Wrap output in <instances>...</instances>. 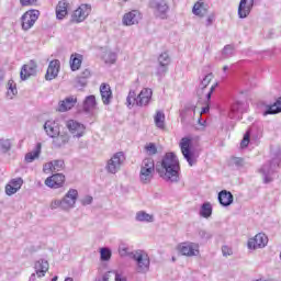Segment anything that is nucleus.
Segmentation results:
<instances>
[{
    "label": "nucleus",
    "instance_id": "obj_51",
    "mask_svg": "<svg viewBox=\"0 0 281 281\" xmlns=\"http://www.w3.org/2000/svg\"><path fill=\"white\" fill-rule=\"evenodd\" d=\"M232 164H234V166H237V168H243V166H245V159L240 157H233Z\"/></svg>",
    "mask_w": 281,
    "mask_h": 281
},
{
    "label": "nucleus",
    "instance_id": "obj_35",
    "mask_svg": "<svg viewBox=\"0 0 281 281\" xmlns=\"http://www.w3.org/2000/svg\"><path fill=\"white\" fill-rule=\"evenodd\" d=\"M281 113V97L272 105H268L263 115H276Z\"/></svg>",
    "mask_w": 281,
    "mask_h": 281
},
{
    "label": "nucleus",
    "instance_id": "obj_52",
    "mask_svg": "<svg viewBox=\"0 0 281 281\" xmlns=\"http://www.w3.org/2000/svg\"><path fill=\"white\" fill-rule=\"evenodd\" d=\"M58 207L63 210V200H53L50 203V210H58Z\"/></svg>",
    "mask_w": 281,
    "mask_h": 281
},
{
    "label": "nucleus",
    "instance_id": "obj_8",
    "mask_svg": "<svg viewBox=\"0 0 281 281\" xmlns=\"http://www.w3.org/2000/svg\"><path fill=\"white\" fill-rule=\"evenodd\" d=\"M41 12L38 10H29L22 15V30L27 32L31 27H34V23L38 21Z\"/></svg>",
    "mask_w": 281,
    "mask_h": 281
},
{
    "label": "nucleus",
    "instance_id": "obj_45",
    "mask_svg": "<svg viewBox=\"0 0 281 281\" xmlns=\"http://www.w3.org/2000/svg\"><path fill=\"white\" fill-rule=\"evenodd\" d=\"M103 59L106 65H113V63L117 60V55H115V53L109 52L104 54Z\"/></svg>",
    "mask_w": 281,
    "mask_h": 281
},
{
    "label": "nucleus",
    "instance_id": "obj_7",
    "mask_svg": "<svg viewBox=\"0 0 281 281\" xmlns=\"http://www.w3.org/2000/svg\"><path fill=\"white\" fill-rule=\"evenodd\" d=\"M177 250L181 256L192 258V256H199V244L192 241H184L177 246Z\"/></svg>",
    "mask_w": 281,
    "mask_h": 281
},
{
    "label": "nucleus",
    "instance_id": "obj_30",
    "mask_svg": "<svg viewBox=\"0 0 281 281\" xmlns=\"http://www.w3.org/2000/svg\"><path fill=\"white\" fill-rule=\"evenodd\" d=\"M66 144H69V134L61 133L57 134L55 137H53V145L55 148H63Z\"/></svg>",
    "mask_w": 281,
    "mask_h": 281
},
{
    "label": "nucleus",
    "instance_id": "obj_4",
    "mask_svg": "<svg viewBox=\"0 0 281 281\" xmlns=\"http://www.w3.org/2000/svg\"><path fill=\"white\" fill-rule=\"evenodd\" d=\"M132 260L136 261L137 273H148L150 271V258L143 250H135Z\"/></svg>",
    "mask_w": 281,
    "mask_h": 281
},
{
    "label": "nucleus",
    "instance_id": "obj_3",
    "mask_svg": "<svg viewBox=\"0 0 281 281\" xmlns=\"http://www.w3.org/2000/svg\"><path fill=\"white\" fill-rule=\"evenodd\" d=\"M179 146H180V150H181L186 161H188L189 166L196 165L198 156L192 150V138H190V137L181 138Z\"/></svg>",
    "mask_w": 281,
    "mask_h": 281
},
{
    "label": "nucleus",
    "instance_id": "obj_37",
    "mask_svg": "<svg viewBox=\"0 0 281 281\" xmlns=\"http://www.w3.org/2000/svg\"><path fill=\"white\" fill-rule=\"evenodd\" d=\"M136 221L139 223H154L155 216L146 213V211H139L136 213Z\"/></svg>",
    "mask_w": 281,
    "mask_h": 281
},
{
    "label": "nucleus",
    "instance_id": "obj_46",
    "mask_svg": "<svg viewBox=\"0 0 281 281\" xmlns=\"http://www.w3.org/2000/svg\"><path fill=\"white\" fill-rule=\"evenodd\" d=\"M112 274H113V272H108V273L103 274L102 279L99 281H111ZM114 280L115 281H126V278H122V276L120 273H115Z\"/></svg>",
    "mask_w": 281,
    "mask_h": 281
},
{
    "label": "nucleus",
    "instance_id": "obj_64",
    "mask_svg": "<svg viewBox=\"0 0 281 281\" xmlns=\"http://www.w3.org/2000/svg\"><path fill=\"white\" fill-rule=\"evenodd\" d=\"M123 1H125V2H126V1H128V0H123Z\"/></svg>",
    "mask_w": 281,
    "mask_h": 281
},
{
    "label": "nucleus",
    "instance_id": "obj_24",
    "mask_svg": "<svg viewBox=\"0 0 281 281\" xmlns=\"http://www.w3.org/2000/svg\"><path fill=\"white\" fill-rule=\"evenodd\" d=\"M100 93L103 104H111V100L113 99V92L111 91V86L108 83H102L100 86Z\"/></svg>",
    "mask_w": 281,
    "mask_h": 281
},
{
    "label": "nucleus",
    "instance_id": "obj_29",
    "mask_svg": "<svg viewBox=\"0 0 281 281\" xmlns=\"http://www.w3.org/2000/svg\"><path fill=\"white\" fill-rule=\"evenodd\" d=\"M69 8V3L67 0H60L56 7V18L59 21H63L65 19L66 14H68L67 9Z\"/></svg>",
    "mask_w": 281,
    "mask_h": 281
},
{
    "label": "nucleus",
    "instance_id": "obj_36",
    "mask_svg": "<svg viewBox=\"0 0 281 281\" xmlns=\"http://www.w3.org/2000/svg\"><path fill=\"white\" fill-rule=\"evenodd\" d=\"M82 66V55L75 54L70 56V69L71 71H78Z\"/></svg>",
    "mask_w": 281,
    "mask_h": 281
},
{
    "label": "nucleus",
    "instance_id": "obj_49",
    "mask_svg": "<svg viewBox=\"0 0 281 281\" xmlns=\"http://www.w3.org/2000/svg\"><path fill=\"white\" fill-rule=\"evenodd\" d=\"M222 56H224V58H229V56H234V46L226 45L222 52Z\"/></svg>",
    "mask_w": 281,
    "mask_h": 281
},
{
    "label": "nucleus",
    "instance_id": "obj_55",
    "mask_svg": "<svg viewBox=\"0 0 281 281\" xmlns=\"http://www.w3.org/2000/svg\"><path fill=\"white\" fill-rule=\"evenodd\" d=\"M218 86V83H215L214 86H212L210 88V91H207L205 93V98H206V101L209 102V100H212V93H214V90L216 89V87Z\"/></svg>",
    "mask_w": 281,
    "mask_h": 281
},
{
    "label": "nucleus",
    "instance_id": "obj_58",
    "mask_svg": "<svg viewBox=\"0 0 281 281\" xmlns=\"http://www.w3.org/2000/svg\"><path fill=\"white\" fill-rule=\"evenodd\" d=\"M222 254H223V256H232V249H229V247H227V246H223Z\"/></svg>",
    "mask_w": 281,
    "mask_h": 281
},
{
    "label": "nucleus",
    "instance_id": "obj_14",
    "mask_svg": "<svg viewBox=\"0 0 281 281\" xmlns=\"http://www.w3.org/2000/svg\"><path fill=\"white\" fill-rule=\"evenodd\" d=\"M142 21V13L138 10H132L123 15V25H137Z\"/></svg>",
    "mask_w": 281,
    "mask_h": 281
},
{
    "label": "nucleus",
    "instance_id": "obj_5",
    "mask_svg": "<svg viewBox=\"0 0 281 281\" xmlns=\"http://www.w3.org/2000/svg\"><path fill=\"white\" fill-rule=\"evenodd\" d=\"M124 161H126V156H124L122 151L115 153L111 159L108 160L105 170L110 175H117L122 169V166H124Z\"/></svg>",
    "mask_w": 281,
    "mask_h": 281
},
{
    "label": "nucleus",
    "instance_id": "obj_34",
    "mask_svg": "<svg viewBox=\"0 0 281 281\" xmlns=\"http://www.w3.org/2000/svg\"><path fill=\"white\" fill-rule=\"evenodd\" d=\"M43 148V146L41 145V143H37L34 150L31 153H27L25 155V161L26 164H32V161H34L35 159H38V157H41V149Z\"/></svg>",
    "mask_w": 281,
    "mask_h": 281
},
{
    "label": "nucleus",
    "instance_id": "obj_38",
    "mask_svg": "<svg viewBox=\"0 0 281 281\" xmlns=\"http://www.w3.org/2000/svg\"><path fill=\"white\" fill-rule=\"evenodd\" d=\"M119 254L121 258H132L135 256V251H131V248L126 246V244H120L119 246Z\"/></svg>",
    "mask_w": 281,
    "mask_h": 281
},
{
    "label": "nucleus",
    "instance_id": "obj_31",
    "mask_svg": "<svg viewBox=\"0 0 281 281\" xmlns=\"http://www.w3.org/2000/svg\"><path fill=\"white\" fill-rule=\"evenodd\" d=\"M95 106H98V101L95 100V95L90 94L86 97V99L83 100V111L86 113H91V111H93Z\"/></svg>",
    "mask_w": 281,
    "mask_h": 281
},
{
    "label": "nucleus",
    "instance_id": "obj_50",
    "mask_svg": "<svg viewBox=\"0 0 281 281\" xmlns=\"http://www.w3.org/2000/svg\"><path fill=\"white\" fill-rule=\"evenodd\" d=\"M200 238H202V240H210V238H212V233L205 231V229H200L198 232Z\"/></svg>",
    "mask_w": 281,
    "mask_h": 281
},
{
    "label": "nucleus",
    "instance_id": "obj_54",
    "mask_svg": "<svg viewBox=\"0 0 281 281\" xmlns=\"http://www.w3.org/2000/svg\"><path fill=\"white\" fill-rule=\"evenodd\" d=\"M91 203H93V196H91V195H86L81 200V205H91Z\"/></svg>",
    "mask_w": 281,
    "mask_h": 281
},
{
    "label": "nucleus",
    "instance_id": "obj_26",
    "mask_svg": "<svg viewBox=\"0 0 281 281\" xmlns=\"http://www.w3.org/2000/svg\"><path fill=\"white\" fill-rule=\"evenodd\" d=\"M220 204L223 207H229V205H232V203H234V194H232V192L227 191V190H222L218 193L217 196Z\"/></svg>",
    "mask_w": 281,
    "mask_h": 281
},
{
    "label": "nucleus",
    "instance_id": "obj_39",
    "mask_svg": "<svg viewBox=\"0 0 281 281\" xmlns=\"http://www.w3.org/2000/svg\"><path fill=\"white\" fill-rule=\"evenodd\" d=\"M200 216L203 218H210V216H212V204L210 202L202 204L200 209Z\"/></svg>",
    "mask_w": 281,
    "mask_h": 281
},
{
    "label": "nucleus",
    "instance_id": "obj_62",
    "mask_svg": "<svg viewBox=\"0 0 281 281\" xmlns=\"http://www.w3.org/2000/svg\"><path fill=\"white\" fill-rule=\"evenodd\" d=\"M52 281H58V276H55Z\"/></svg>",
    "mask_w": 281,
    "mask_h": 281
},
{
    "label": "nucleus",
    "instance_id": "obj_48",
    "mask_svg": "<svg viewBox=\"0 0 281 281\" xmlns=\"http://www.w3.org/2000/svg\"><path fill=\"white\" fill-rule=\"evenodd\" d=\"M145 151L147 155H157V145L155 143H148L145 145Z\"/></svg>",
    "mask_w": 281,
    "mask_h": 281
},
{
    "label": "nucleus",
    "instance_id": "obj_28",
    "mask_svg": "<svg viewBox=\"0 0 281 281\" xmlns=\"http://www.w3.org/2000/svg\"><path fill=\"white\" fill-rule=\"evenodd\" d=\"M77 99L75 97H67L64 101L59 102L58 111L60 113H65V111H69L76 106Z\"/></svg>",
    "mask_w": 281,
    "mask_h": 281
},
{
    "label": "nucleus",
    "instance_id": "obj_41",
    "mask_svg": "<svg viewBox=\"0 0 281 281\" xmlns=\"http://www.w3.org/2000/svg\"><path fill=\"white\" fill-rule=\"evenodd\" d=\"M19 91L16 90V83H14V80H9L8 81V92L7 95L12 100L14 95H16Z\"/></svg>",
    "mask_w": 281,
    "mask_h": 281
},
{
    "label": "nucleus",
    "instance_id": "obj_13",
    "mask_svg": "<svg viewBox=\"0 0 281 281\" xmlns=\"http://www.w3.org/2000/svg\"><path fill=\"white\" fill-rule=\"evenodd\" d=\"M267 243H269V239L265 234L259 233L248 240V249H262V247L267 246Z\"/></svg>",
    "mask_w": 281,
    "mask_h": 281
},
{
    "label": "nucleus",
    "instance_id": "obj_60",
    "mask_svg": "<svg viewBox=\"0 0 281 281\" xmlns=\"http://www.w3.org/2000/svg\"><path fill=\"white\" fill-rule=\"evenodd\" d=\"M205 113H210V104L202 108L201 115H205Z\"/></svg>",
    "mask_w": 281,
    "mask_h": 281
},
{
    "label": "nucleus",
    "instance_id": "obj_33",
    "mask_svg": "<svg viewBox=\"0 0 281 281\" xmlns=\"http://www.w3.org/2000/svg\"><path fill=\"white\" fill-rule=\"evenodd\" d=\"M45 168H47L52 172H60V170L65 169V160H63V159L53 160V161L46 164Z\"/></svg>",
    "mask_w": 281,
    "mask_h": 281
},
{
    "label": "nucleus",
    "instance_id": "obj_44",
    "mask_svg": "<svg viewBox=\"0 0 281 281\" xmlns=\"http://www.w3.org/2000/svg\"><path fill=\"white\" fill-rule=\"evenodd\" d=\"M100 256H101V260L103 262L111 260V256H112L111 249H109L106 247L101 248Z\"/></svg>",
    "mask_w": 281,
    "mask_h": 281
},
{
    "label": "nucleus",
    "instance_id": "obj_27",
    "mask_svg": "<svg viewBox=\"0 0 281 281\" xmlns=\"http://www.w3.org/2000/svg\"><path fill=\"white\" fill-rule=\"evenodd\" d=\"M276 164H278V160H272L271 162H268L261 167L260 172L263 173L265 183H271V178H269V176L273 175Z\"/></svg>",
    "mask_w": 281,
    "mask_h": 281
},
{
    "label": "nucleus",
    "instance_id": "obj_6",
    "mask_svg": "<svg viewBox=\"0 0 281 281\" xmlns=\"http://www.w3.org/2000/svg\"><path fill=\"white\" fill-rule=\"evenodd\" d=\"M149 8L159 19H166V12L170 9L166 0H149Z\"/></svg>",
    "mask_w": 281,
    "mask_h": 281
},
{
    "label": "nucleus",
    "instance_id": "obj_32",
    "mask_svg": "<svg viewBox=\"0 0 281 281\" xmlns=\"http://www.w3.org/2000/svg\"><path fill=\"white\" fill-rule=\"evenodd\" d=\"M207 10H209V7H207V4H205V2L198 1L193 5L192 12H193V14H195V16L203 18V16H205V14H207Z\"/></svg>",
    "mask_w": 281,
    "mask_h": 281
},
{
    "label": "nucleus",
    "instance_id": "obj_43",
    "mask_svg": "<svg viewBox=\"0 0 281 281\" xmlns=\"http://www.w3.org/2000/svg\"><path fill=\"white\" fill-rule=\"evenodd\" d=\"M137 102H138L137 93H135L134 90H131L126 98L127 106H135V104H137Z\"/></svg>",
    "mask_w": 281,
    "mask_h": 281
},
{
    "label": "nucleus",
    "instance_id": "obj_15",
    "mask_svg": "<svg viewBox=\"0 0 281 281\" xmlns=\"http://www.w3.org/2000/svg\"><path fill=\"white\" fill-rule=\"evenodd\" d=\"M66 126L68 128V131L71 133V135H74V137H82V135H85V125H82L81 123L70 120L66 123Z\"/></svg>",
    "mask_w": 281,
    "mask_h": 281
},
{
    "label": "nucleus",
    "instance_id": "obj_59",
    "mask_svg": "<svg viewBox=\"0 0 281 281\" xmlns=\"http://www.w3.org/2000/svg\"><path fill=\"white\" fill-rule=\"evenodd\" d=\"M21 5H34L36 0H20Z\"/></svg>",
    "mask_w": 281,
    "mask_h": 281
},
{
    "label": "nucleus",
    "instance_id": "obj_20",
    "mask_svg": "<svg viewBox=\"0 0 281 281\" xmlns=\"http://www.w3.org/2000/svg\"><path fill=\"white\" fill-rule=\"evenodd\" d=\"M153 98V90L150 88L143 89L137 95L138 101H136L137 106H148Z\"/></svg>",
    "mask_w": 281,
    "mask_h": 281
},
{
    "label": "nucleus",
    "instance_id": "obj_22",
    "mask_svg": "<svg viewBox=\"0 0 281 281\" xmlns=\"http://www.w3.org/2000/svg\"><path fill=\"white\" fill-rule=\"evenodd\" d=\"M241 113H245V103L237 101L232 105L228 117H231V120H240Z\"/></svg>",
    "mask_w": 281,
    "mask_h": 281
},
{
    "label": "nucleus",
    "instance_id": "obj_11",
    "mask_svg": "<svg viewBox=\"0 0 281 281\" xmlns=\"http://www.w3.org/2000/svg\"><path fill=\"white\" fill-rule=\"evenodd\" d=\"M91 14L90 4H81L72 14V23H82Z\"/></svg>",
    "mask_w": 281,
    "mask_h": 281
},
{
    "label": "nucleus",
    "instance_id": "obj_53",
    "mask_svg": "<svg viewBox=\"0 0 281 281\" xmlns=\"http://www.w3.org/2000/svg\"><path fill=\"white\" fill-rule=\"evenodd\" d=\"M76 82L79 87H87V83H88V79H86L85 77H80L78 76L76 78Z\"/></svg>",
    "mask_w": 281,
    "mask_h": 281
},
{
    "label": "nucleus",
    "instance_id": "obj_42",
    "mask_svg": "<svg viewBox=\"0 0 281 281\" xmlns=\"http://www.w3.org/2000/svg\"><path fill=\"white\" fill-rule=\"evenodd\" d=\"M12 148V143L10 139H0V153L5 155V153H10V149Z\"/></svg>",
    "mask_w": 281,
    "mask_h": 281
},
{
    "label": "nucleus",
    "instance_id": "obj_57",
    "mask_svg": "<svg viewBox=\"0 0 281 281\" xmlns=\"http://www.w3.org/2000/svg\"><path fill=\"white\" fill-rule=\"evenodd\" d=\"M214 19H216V15L214 13H211L206 19V27H210L212 23H214Z\"/></svg>",
    "mask_w": 281,
    "mask_h": 281
},
{
    "label": "nucleus",
    "instance_id": "obj_63",
    "mask_svg": "<svg viewBox=\"0 0 281 281\" xmlns=\"http://www.w3.org/2000/svg\"><path fill=\"white\" fill-rule=\"evenodd\" d=\"M65 281H74V279L68 277L65 279Z\"/></svg>",
    "mask_w": 281,
    "mask_h": 281
},
{
    "label": "nucleus",
    "instance_id": "obj_21",
    "mask_svg": "<svg viewBox=\"0 0 281 281\" xmlns=\"http://www.w3.org/2000/svg\"><path fill=\"white\" fill-rule=\"evenodd\" d=\"M158 63H159V68H158V76H164L166 71H168V65H170V55L168 52H165L158 56Z\"/></svg>",
    "mask_w": 281,
    "mask_h": 281
},
{
    "label": "nucleus",
    "instance_id": "obj_12",
    "mask_svg": "<svg viewBox=\"0 0 281 281\" xmlns=\"http://www.w3.org/2000/svg\"><path fill=\"white\" fill-rule=\"evenodd\" d=\"M45 186L54 190H57V188H63V186H65V175L54 173L53 176L46 178Z\"/></svg>",
    "mask_w": 281,
    "mask_h": 281
},
{
    "label": "nucleus",
    "instance_id": "obj_47",
    "mask_svg": "<svg viewBox=\"0 0 281 281\" xmlns=\"http://www.w3.org/2000/svg\"><path fill=\"white\" fill-rule=\"evenodd\" d=\"M251 138V131L248 130L245 135H244V138L240 143V147L241 148H247L249 146V139Z\"/></svg>",
    "mask_w": 281,
    "mask_h": 281
},
{
    "label": "nucleus",
    "instance_id": "obj_18",
    "mask_svg": "<svg viewBox=\"0 0 281 281\" xmlns=\"http://www.w3.org/2000/svg\"><path fill=\"white\" fill-rule=\"evenodd\" d=\"M252 8H254V0H240L238 5L239 19H247L248 14L251 13Z\"/></svg>",
    "mask_w": 281,
    "mask_h": 281
},
{
    "label": "nucleus",
    "instance_id": "obj_10",
    "mask_svg": "<svg viewBox=\"0 0 281 281\" xmlns=\"http://www.w3.org/2000/svg\"><path fill=\"white\" fill-rule=\"evenodd\" d=\"M63 201V210L69 211L71 207H75L76 201H78V190L69 189V191L61 199Z\"/></svg>",
    "mask_w": 281,
    "mask_h": 281
},
{
    "label": "nucleus",
    "instance_id": "obj_23",
    "mask_svg": "<svg viewBox=\"0 0 281 281\" xmlns=\"http://www.w3.org/2000/svg\"><path fill=\"white\" fill-rule=\"evenodd\" d=\"M214 74L210 72L200 82L199 88L196 90V95L198 98H200V100L203 99V95H205V89H207V86L210 85V82H212Z\"/></svg>",
    "mask_w": 281,
    "mask_h": 281
},
{
    "label": "nucleus",
    "instance_id": "obj_56",
    "mask_svg": "<svg viewBox=\"0 0 281 281\" xmlns=\"http://www.w3.org/2000/svg\"><path fill=\"white\" fill-rule=\"evenodd\" d=\"M79 77L86 78V80H89V78H91V70H89V68H86V69L79 75Z\"/></svg>",
    "mask_w": 281,
    "mask_h": 281
},
{
    "label": "nucleus",
    "instance_id": "obj_25",
    "mask_svg": "<svg viewBox=\"0 0 281 281\" xmlns=\"http://www.w3.org/2000/svg\"><path fill=\"white\" fill-rule=\"evenodd\" d=\"M44 131L46 132L48 137L53 138L60 134V127L55 121H46L44 124Z\"/></svg>",
    "mask_w": 281,
    "mask_h": 281
},
{
    "label": "nucleus",
    "instance_id": "obj_16",
    "mask_svg": "<svg viewBox=\"0 0 281 281\" xmlns=\"http://www.w3.org/2000/svg\"><path fill=\"white\" fill-rule=\"evenodd\" d=\"M36 61L31 60L29 64L22 66L20 78L21 80H27L30 76H35L37 69Z\"/></svg>",
    "mask_w": 281,
    "mask_h": 281
},
{
    "label": "nucleus",
    "instance_id": "obj_9",
    "mask_svg": "<svg viewBox=\"0 0 281 281\" xmlns=\"http://www.w3.org/2000/svg\"><path fill=\"white\" fill-rule=\"evenodd\" d=\"M35 273H32L29 281H38V278H45V272L49 271V262L45 259H40L34 266Z\"/></svg>",
    "mask_w": 281,
    "mask_h": 281
},
{
    "label": "nucleus",
    "instance_id": "obj_1",
    "mask_svg": "<svg viewBox=\"0 0 281 281\" xmlns=\"http://www.w3.org/2000/svg\"><path fill=\"white\" fill-rule=\"evenodd\" d=\"M180 170L179 158H177L175 153H167L161 160V166L156 167L159 177L170 183H179Z\"/></svg>",
    "mask_w": 281,
    "mask_h": 281
},
{
    "label": "nucleus",
    "instance_id": "obj_40",
    "mask_svg": "<svg viewBox=\"0 0 281 281\" xmlns=\"http://www.w3.org/2000/svg\"><path fill=\"white\" fill-rule=\"evenodd\" d=\"M166 120V114L161 111H157L156 115L154 116L155 124L158 128H164V122Z\"/></svg>",
    "mask_w": 281,
    "mask_h": 281
},
{
    "label": "nucleus",
    "instance_id": "obj_2",
    "mask_svg": "<svg viewBox=\"0 0 281 281\" xmlns=\"http://www.w3.org/2000/svg\"><path fill=\"white\" fill-rule=\"evenodd\" d=\"M155 177V160L153 158H145L140 164L139 181L144 186H148Z\"/></svg>",
    "mask_w": 281,
    "mask_h": 281
},
{
    "label": "nucleus",
    "instance_id": "obj_61",
    "mask_svg": "<svg viewBox=\"0 0 281 281\" xmlns=\"http://www.w3.org/2000/svg\"><path fill=\"white\" fill-rule=\"evenodd\" d=\"M228 69H229V67H227V66L223 67V71H227Z\"/></svg>",
    "mask_w": 281,
    "mask_h": 281
},
{
    "label": "nucleus",
    "instance_id": "obj_17",
    "mask_svg": "<svg viewBox=\"0 0 281 281\" xmlns=\"http://www.w3.org/2000/svg\"><path fill=\"white\" fill-rule=\"evenodd\" d=\"M60 71V60L54 59L49 63L45 79L46 80H54L58 78V72Z\"/></svg>",
    "mask_w": 281,
    "mask_h": 281
},
{
    "label": "nucleus",
    "instance_id": "obj_19",
    "mask_svg": "<svg viewBox=\"0 0 281 281\" xmlns=\"http://www.w3.org/2000/svg\"><path fill=\"white\" fill-rule=\"evenodd\" d=\"M23 186V178H14L5 186V194L8 196H12V194H16L21 187Z\"/></svg>",
    "mask_w": 281,
    "mask_h": 281
}]
</instances>
